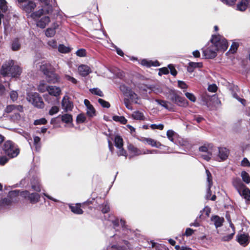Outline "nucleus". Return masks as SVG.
Wrapping results in <instances>:
<instances>
[{
	"label": "nucleus",
	"instance_id": "nucleus-1",
	"mask_svg": "<svg viewBox=\"0 0 250 250\" xmlns=\"http://www.w3.org/2000/svg\"><path fill=\"white\" fill-rule=\"evenodd\" d=\"M208 46L206 49H203V52L206 58L213 59L217 55V51H225L226 50V46L224 44L222 46H214L210 42Z\"/></svg>",
	"mask_w": 250,
	"mask_h": 250
},
{
	"label": "nucleus",
	"instance_id": "nucleus-4",
	"mask_svg": "<svg viewBox=\"0 0 250 250\" xmlns=\"http://www.w3.org/2000/svg\"><path fill=\"white\" fill-rule=\"evenodd\" d=\"M199 149L200 151L206 153L205 154L201 155L204 159L208 161L211 159L213 151V145L212 144H205L200 146Z\"/></svg>",
	"mask_w": 250,
	"mask_h": 250
},
{
	"label": "nucleus",
	"instance_id": "nucleus-20",
	"mask_svg": "<svg viewBox=\"0 0 250 250\" xmlns=\"http://www.w3.org/2000/svg\"><path fill=\"white\" fill-rule=\"evenodd\" d=\"M78 69L79 74L82 76H86L91 72L89 66L83 64L79 66Z\"/></svg>",
	"mask_w": 250,
	"mask_h": 250
},
{
	"label": "nucleus",
	"instance_id": "nucleus-40",
	"mask_svg": "<svg viewBox=\"0 0 250 250\" xmlns=\"http://www.w3.org/2000/svg\"><path fill=\"white\" fill-rule=\"evenodd\" d=\"M114 143L116 147H121L123 146V140L118 135L115 137Z\"/></svg>",
	"mask_w": 250,
	"mask_h": 250
},
{
	"label": "nucleus",
	"instance_id": "nucleus-52",
	"mask_svg": "<svg viewBox=\"0 0 250 250\" xmlns=\"http://www.w3.org/2000/svg\"><path fill=\"white\" fill-rule=\"evenodd\" d=\"M129 96L131 100L135 102V103H137V100H138V96L137 95L134 93V92L130 91L129 92Z\"/></svg>",
	"mask_w": 250,
	"mask_h": 250
},
{
	"label": "nucleus",
	"instance_id": "nucleus-41",
	"mask_svg": "<svg viewBox=\"0 0 250 250\" xmlns=\"http://www.w3.org/2000/svg\"><path fill=\"white\" fill-rule=\"evenodd\" d=\"M206 173L207 174V180L208 183V187H209V188H210L213 184L212 175L211 173L208 169L206 170Z\"/></svg>",
	"mask_w": 250,
	"mask_h": 250
},
{
	"label": "nucleus",
	"instance_id": "nucleus-48",
	"mask_svg": "<svg viewBox=\"0 0 250 250\" xmlns=\"http://www.w3.org/2000/svg\"><path fill=\"white\" fill-rule=\"evenodd\" d=\"M175 134V132L172 130H168L167 132V138L171 142L174 141L173 137L174 136Z\"/></svg>",
	"mask_w": 250,
	"mask_h": 250
},
{
	"label": "nucleus",
	"instance_id": "nucleus-24",
	"mask_svg": "<svg viewBox=\"0 0 250 250\" xmlns=\"http://www.w3.org/2000/svg\"><path fill=\"white\" fill-rule=\"evenodd\" d=\"M202 67V63L201 62H190L187 67V70L188 72L192 73L194 71L195 68H201Z\"/></svg>",
	"mask_w": 250,
	"mask_h": 250
},
{
	"label": "nucleus",
	"instance_id": "nucleus-21",
	"mask_svg": "<svg viewBox=\"0 0 250 250\" xmlns=\"http://www.w3.org/2000/svg\"><path fill=\"white\" fill-rule=\"evenodd\" d=\"M143 142L146 143L148 145L153 147H156L159 148L162 145L159 142L155 141V140L150 138H144Z\"/></svg>",
	"mask_w": 250,
	"mask_h": 250
},
{
	"label": "nucleus",
	"instance_id": "nucleus-53",
	"mask_svg": "<svg viewBox=\"0 0 250 250\" xmlns=\"http://www.w3.org/2000/svg\"><path fill=\"white\" fill-rule=\"evenodd\" d=\"M40 138L38 136L34 137V145H35L36 149L40 147Z\"/></svg>",
	"mask_w": 250,
	"mask_h": 250
},
{
	"label": "nucleus",
	"instance_id": "nucleus-29",
	"mask_svg": "<svg viewBox=\"0 0 250 250\" xmlns=\"http://www.w3.org/2000/svg\"><path fill=\"white\" fill-rule=\"evenodd\" d=\"M239 194L247 201H250V190L246 186L242 189L241 193Z\"/></svg>",
	"mask_w": 250,
	"mask_h": 250
},
{
	"label": "nucleus",
	"instance_id": "nucleus-63",
	"mask_svg": "<svg viewBox=\"0 0 250 250\" xmlns=\"http://www.w3.org/2000/svg\"><path fill=\"white\" fill-rule=\"evenodd\" d=\"M124 104L127 109L131 110H132V105L129 102V100L128 99L125 98L124 99Z\"/></svg>",
	"mask_w": 250,
	"mask_h": 250
},
{
	"label": "nucleus",
	"instance_id": "nucleus-7",
	"mask_svg": "<svg viewBox=\"0 0 250 250\" xmlns=\"http://www.w3.org/2000/svg\"><path fill=\"white\" fill-rule=\"evenodd\" d=\"M210 42L214 46H217L216 45H217V46H222L225 44L226 46V49L228 47V43L227 40L219 35L212 36V38L210 40Z\"/></svg>",
	"mask_w": 250,
	"mask_h": 250
},
{
	"label": "nucleus",
	"instance_id": "nucleus-32",
	"mask_svg": "<svg viewBox=\"0 0 250 250\" xmlns=\"http://www.w3.org/2000/svg\"><path fill=\"white\" fill-rule=\"evenodd\" d=\"M21 48V43L19 40L17 38L15 39L11 43V49L14 51H18Z\"/></svg>",
	"mask_w": 250,
	"mask_h": 250
},
{
	"label": "nucleus",
	"instance_id": "nucleus-43",
	"mask_svg": "<svg viewBox=\"0 0 250 250\" xmlns=\"http://www.w3.org/2000/svg\"><path fill=\"white\" fill-rule=\"evenodd\" d=\"M90 92L100 97H104V95L103 92L98 88H93L89 89Z\"/></svg>",
	"mask_w": 250,
	"mask_h": 250
},
{
	"label": "nucleus",
	"instance_id": "nucleus-49",
	"mask_svg": "<svg viewBox=\"0 0 250 250\" xmlns=\"http://www.w3.org/2000/svg\"><path fill=\"white\" fill-rule=\"evenodd\" d=\"M150 127L153 130L159 129L162 130L164 129V125L163 124H152L150 125Z\"/></svg>",
	"mask_w": 250,
	"mask_h": 250
},
{
	"label": "nucleus",
	"instance_id": "nucleus-12",
	"mask_svg": "<svg viewBox=\"0 0 250 250\" xmlns=\"http://www.w3.org/2000/svg\"><path fill=\"white\" fill-rule=\"evenodd\" d=\"M22 9L27 14L32 13L36 7L35 2L32 0H29L27 3L21 5Z\"/></svg>",
	"mask_w": 250,
	"mask_h": 250
},
{
	"label": "nucleus",
	"instance_id": "nucleus-25",
	"mask_svg": "<svg viewBox=\"0 0 250 250\" xmlns=\"http://www.w3.org/2000/svg\"><path fill=\"white\" fill-rule=\"evenodd\" d=\"M21 68L18 65H14L9 76L12 77H18L21 75Z\"/></svg>",
	"mask_w": 250,
	"mask_h": 250
},
{
	"label": "nucleus",
	"instance_id": "nucleus-15",
	"mask_svg": "<svg viewBox=\"0 0 250 250\" xmlns=\"http://www.w3.org/2000/svg\"><path fill=\"white\" fill-rule=\"evenodd\" d=\"M232 183L239 193H241L242 189L246 187V186L241 181V179L238 178H234L232 180Z\"/></svg>",
	"mask_w": 250,
	"mask_h": 250
},
{
	"label": "nucleus",
	"instance_id": "nucleus-44",
	"mask_svg": "<svg viewBox=\"0 0 250 250\" xmlns=\"http://www.w3.org/2000/svg\"><path fill=\"white\" fill-rule=\"evenodd\" d=\"M58 50L62 53H67L71 51V49L69 47L65 46L63 44H60L58 46Z\"/></svg>",
	"mask_w": 250,
	"mask_h": 250
},
{
	"label": "nucleus",
	"instance_id": "nucleus-34",
	"mask_svg": "<svg viewBox=\"0 0 250 250\" xmlns=\"http://www.w3.org/2000/svg\"><path fill=\"white\" fill-rule=\"evenodd\" d=\"M40 196L38 193H33L30 194L28 199L32 203H35L39 201Z\"/></svg>",
	"mask_w": 250,
	"mask_h": 250
},
{
	"label": "nucleus",
	"instance_id": "nucleus-17",
	"mask_svg": "<svg viewBox=\"0 0 250 250\" xmlns=\"http://www.w3.org/2000/svg\"><path fill=\"white\" fill-rule=\"evenodd\" d=\"M155 102L159 105L164 107L165 108L167 109L168 111H174V106L170 102H168L166 101L158 100V99H156Z\"/></svg>",
	"mask_w": 250,
	"mask_h": 250
},
{
	"label": "nucleus",
	"instance_id": "nucleus-22",
	"mask_svg": "<svg viewBox=\"0 0 250 250\" xmlns=\"http://www.w3.org/2000/svg\"><path fill=\"white\" fill-rule=\"evenodd\" d=\"M211 220L214 222L216 228L220 227L222 226L223 223L224 221V219L223 217H220L217 215H214L211 217Z\"/></svg>",
	"mask_w": 250,
	"mask_h": 250
},
{
	"label": "nucleus",
	"instance_id": "nucleus-46",
	"mask_svg": "<svg viewBox=\"0 0 250 250\" xmlns=\"http://www.w3.org/2000/svg\"><path fill=\"white\" fill-rule=\"evenodd\" d=\"M98 102L103 107L109 108L110 106V104L109 102L105 101L102 99H99Z\"/></svg>",
	"mask_w": 250,
	"mask_h": 250
},
{
	"label": "nucleus",
	"instance_id": "nucleus-58",
	"mask_svg": "<svg viewBox=\"0 0 250 250\" xmlns=\"http://www.w3.org/2000/svg\"><path fill=\"white\" fill-rule=\"evenodd\" d=\"M59 110V107H58L57 106H53L50 109V110L49 111V114L50 115H53L58 113Z\"/></svg>",
	"mask_w": 250,
	"mask_h": 250
},
{
	"label": "nucleus",
	"instance_id": "nucleus-51",
	"mask_svg": "<svg viewBox=\"0 0 250 250\" xmlns=\"http://www.w3.org/2000/svg\"><path fill=\"white\" fill-rule=\"evenodd\" d=\"M185 95L187 98L192 102H195L196 101V98L195 95L191 93L186 92Z\"/></svg>",
	"mask_w": 250,
	"mask_h": 250
},
{
	"label": "nucleus",
	"instance_id": "nucleus-37",
	"mask_svg": "<svg viewBox=\"0 0 250 250\" xmlns=\"http://www.w3.org/2000/svg\"><path fill=\"white\" fill-rule=\"evenodd\" d=\"M112 119L116 122H119L123 125H125L127 123V120L124 116H114Z\"/></svg>",
	"mask_w": 250,
	"mask_h": 250
},
{
	"label": "nucleus",
	"instance_id": "nucleus-11",
	"mask_svg": "<svg viewBox=\"0 0 250 250\" xmlns=\"http://www.w3.org/2000/svg\"><path fill=\"white\" fill-rule=\"evenodd\" d=\"M62 108L66 112L71 111L73 107V104L72 102L69 100L67 97H64L62 102Z\"/></svg>",
	"mask_w": 250,
	"mask_h": 250
},
{
	"label": "nucleus",
	"instance_id": "nucleus-47",
	"mask_svg": "<svg viewBox=\"0 0 250 250\" xmlns=\"http://www.w3.org/2000/svg\"><path fill=\"white\" fill-rule=\"evenodd\" d=\"M64 78L66 80L71 82L73 84H76L78 82L75 78L67 74H65Z\"/></svg>",
	"mask_w": 250,
	"mask_h": 250
},
{
	"label": "nucleus",
	"instance_id": "nucleus-36",
	"mask_svg": "<svg viewBox=\"0 0 250 250\" xmlns=\"http://www.w3.org/2000/svg\"><path fill=\"white\" fill-rule=\"evenodd\" d=\"M141 64L144 66L150 67L151 66H158L159 65V62L155 61L154 62L152 61H148L146 60H143L142 61Z\"/></svg>",
	"mask_w": 250,
	"mask_h": 250
},
{
	"label": "nucleus",
	"instance_id": "nucleus-5",
	"mask_svg": "<svg viewBox=\"0 0 250 250\" xmlns=\"http://www.w3.org/2000/svg\"><path fill=\"white\" fill-rule=\"evenodd\" d=\"M170 100L178 106L187 107L188 105L187 100L177 93L172 92L170 94Z\"/></svg>",
	"mask_w": 250,
	"mask_h": 250
},
{
	"label": "nucleus",
	"instance_id": "nucleus-14",
	"mask_svg": "<svg viewBox=\"0 0 250 250\" xmlns=\"http://www.w3.org/2000/svg\"><path fill=\"white\" fill-rule=\"evenodd\" d=\"M249 236L246 234H238L236 236L237 241L242 246L246 247L249 243Z\"/></svg>",
	"mask_w": 250,
	"mask_h": 250
},
{
	"label": "nucleus",
	"instance_id": "nucleus-26",
	"mask_svg": "<svg viewBox=\"0 0 250 250\" xmlns=\"http://www.w3.org/2000/svg\"><path fill=\"white\" fill-rule=\"evenodd\" d=\"M128 149L133 156H138L142 154L141 151L131 144L128 146Z\"/></svg>",
	"mask_w": 250,
	"mask_h": 250
},
{
	"label": "nucleus",
	"instance_id": "nucleus-27",
	"mask_svg": "<svg viewBox=\"0 0 250 250\" xmlns=\"http://www.w3.org/2000/svg\"><path fill=\"white\" fill-rule=\"evenodd\" d=\"M228 154L229 151L227 148H219L218 156L222 160H226L228 157Z\"/></svg>",
	"mask_w": 250,
	"mask_h": 250
},
{
	"label": "nucleus",
	"instance_id": "nucleus-33",
	"mask_svg": "<svg viewBox=\"0 0 250 250\" xmlns=\"http://www.w3.org/2000/svg\"><path fill=\"white\" fill-rule=\"evenodd\" d=\"M48 87L49 86L46 84L44 81H42L38 86V90L41 93H43L47 91Z\"/></svg>",
	"mask_w": 250,
	"mask_h": 250
},
{
	"label": "nucleus",
	"instance_id": "nucleus-57",
	"mask_svg": "<svg viewBox=\"0 0 250 250\" xmlns=\"http://www.w3.org/2000/svg\"><path fill=\"white\" fill-rule=\"evenodd\" d=\"M117 148L119 149L117 152V154L119 156H125L126 157V152L123 148V146H121V147H117Z\"/></svg>",
	"mask_w": 250,
	"mask_h": 250
},
{
	"label": "nucleus",
	"instance_id": "nucleus-56",
	"mask_svg": "<svg viewBox=\"0 0 250 250\" xmlns=\"http://www.w3.org/2000/svg\"><path fill=\"white\" fill-rule=\"evenodd\" d=\"M234 234H235V231H233V232H232L231 233H230L229 235H227L226 236H224L222 238V240L223 241H229V240H230L231 239H232Z\"/></svg>",
	"mask_w": 250,
	"mask_h": 250
},
{
	"label": "nucleus",
	"instance_id": "nucleus-16",
	"mask_svg": "<svg viewBox=\"0 0 250 250\" xmlns=\"http://www.w3.org/2000/svg\"><path fill=\"white\" fill-rule=\"evenodd\" d=\"M47 91L49 95L53 96L56 98L59 97L61 93L60 88L56 86H49Z\"/></svg>",
	"mask_w": 250,
	"mask_h": 250
},
{
	"label": "nucleus",
	"instance_id": "nucleus-55",
	"mask_svg": "<svg viewBox=\"0 0 250 250\" xmlns=\"http://www.w3.org/2000/svg\"><path fill=\"white\" fill-rule=\"evenodd\" d=\"M47 123V121L45 118H41L36 120L34 121V124L35 125H45Z\"/></svg>",
	"mask_w": 250,
	"mask_h": 250
},
{
	"label": "nucleus",
	"instance_id": "nucleus-31",
	"mask_svg": "<svg viewBox=\"0 0 250 250\" xmlns=\"http://www.w3.org/2000/svg\"><path fill=\"white\" fill-rule=\"evenodd\" d=\"M131 116L134 119L137 120H144L145 119L143 113L139 111L133 112Z\"/></svg>",
	"mask_w": 250,
	"mask_h": 250
},
{
	"label": "nucleus",
	"instance_id": "nucleus-23",
	"mask_svg": "<svg viewBox=\"0 0 250 250\" xmlns=\"http://www.w3.org/2000/svg\"><path fill=\"white\" fill-rule=\"evenodd\" d=\"M22 106L21 105H9L7 106L5 109V111L6 113H11L13 111H22Z\"/></svg>",
	"mask_w": 250,
	"mask_h": 250
},
{
	"label": "nucleus",
	"instance_id": "nucleus-18",
	"mask_svg": "<svg viewBox=\"0 0 250 250\" xmlns=\"http://www.w3.org/2000/svg\"><path fill=\"white\" fill-rule=\"evenodd\" d=\"M50 21V18L48 16H44L37 21L36 25L38 27L43 29L46 27Z\"/></svg>",
	"mask_w": 250,
	"mask_h": 250
},
{
	"label": "nucleus",
	"instance_id": "nucleus-60",
	"mask_svg": "<svg viewBox=\"0 0 250 250\" xmlns=\"http://www.w3.org/2000/svg\"><path fill=\"white\" fill-rule=\"evenodd\" d=\"M5 0H0V9L3 12L7 9Z\"/></svg>",
	"mask_w": 250,
	"mask_h": 250
},
{
	"label": "nucleus",
	"instance_id": "nucleus-42",
	"mask_svg": "<svg viewBox=\"0 0 250 250\" xmlns=\"http://www.w3.org/2000/svg\"><path fill=\"white\" fill-rule=\"evenodd\" d=\"M32 188L35 191L40 192L41 191V187L38 180L34 179L31 182Z\"/></svg>",
	"mask_w": 250,
	"mask_h": 250
},
{
	"label": "nucleus",
	"instance_id": "nucleus-2",
	"mask_svg": "<svg viewBox=\"0 0 250 250\" xmlns=\"http://www.w3.org/2000/svg\"><path fill=\"white\" fill-rule=\"evenodd\" d=\"M4 153L9 158H14L18 156L20 150L15 144L10 141H6L2 146Z\"/></svg>",
	"mask_w": 250,
	"mask_h": 250
},
{
	"label": "nucleus",
	"instance_id": "nucleus-64",
	"mask_svg": "<svg viewBox=\"0 0 250 250\" xmlns=\"http://www.w3.org/2000/svg\"><path fill=\"white\" fill-rule=\"evenodd\" d=\"M18 97V94L17 91H13L10 93V98L12 101H16Z\"/></svg>",
	"mask_w": 250,
	"mask_h": 250
},
{
	"label": "nucleus",
	"instance_id": "nucleus-3",
	"mask_svg": "<svg viewBox=\"0 0 250 250\" xmlns=\"http://www.w3.org/2000/svg\"><path fill=\"white\" fill-rule=\"evenodd\" d=\"M26 99L36 107L42 108L44 107V103L42 98L37 92L29 93L27 95Z\"/></svg>",
	"mask_w": 250,
	"mask_h": 250
},
{
	"label": "nucleus",
	"instance_id": "nucleus-13",
	"mask_svg": "<svg viewBox=\"0 0 250 250\" xmlns=\"http://www.w3.org/2000/svg\"><path fill=\"white\" fill-rule=\"evenodd\" d=\"M59 27V24L58 22H53L51 27L48 28L46 29L45 32V34L47 37H52L56 34V30L58 29Z\"/></svg>",
	"mask_w": 250,
	"mask_h": 250
},
{
	"label": "nucleus",
	"instance_id": "nucleus-19",
	"mask_svg": "<svg viewBox=\"0 0 250 250\" xmlns=\"http://www.w3.org/2000/svg\"><path fill=\"white\" fill-rule=\"evenodd\" d=\"M144 90L147 91L148 89L150 90V92H154L155 93H162L163 90L162 88L158 85H145L144 87H141Z\"/></svg>",
	"mask_w": 250,
	"mask_h": 250
},
{
	"label": "nucleus",
	"instance_id": "nucleus-8",
	"mask_svg": "<svg viewBox=\"0 0 250 250\" xmlns=\"http://www.w3.org/2000/svg\"><path fill=\"white\" fill-rule=\"evenodd\" d=\"M52 12V7L51 5L49 6L46 9L43 8L39 10L36 12H33L31 14V17L35 20L37 18H40L44 14H50Z\"/></svg>",
	"mask_w": 250,
	"mask_h": 250
},
{
	"label": "nucleus",
	"instance_id": "nucleus-28",
	"mask_svg": "<svg viewBox=\"0 0 250 250\" xmlns=\"http://www.w3.org/2000/svg\"><path fill=\"white\" fill-rule=\"evenodd\" d=\"M248 2V0H241L237 5V9L241 11H245L247 8Z\"/></svg>",
	"mask_w": 250,
	"mask_h": 250
},
{
	"label": "nucleus",
	"instance_id": "nucleus-50",
	"mask_svg": "<svg viewBox=\"0 0 250 250\" xmlns=\"http://www.w3.org/2000/svg\"><path fill=\"white\" fill-rule=\"evenodd\" d=\"M102 211L103 213H106L109 210V206L107 203H104L101 206Z\"/></svg>",
	"mask_w": 250,
	"mask_h": 250
},
{
	"label": "nucleus",
	"instance_id": "nucleus-9",
	"mask_svg": "<svg viewBox=\"0 0 250 250\" xmlns=\"http://www.w3.org/2000/svg\"><path fill=\"white\" fill-rule=\"evenodd\" d=\"M84 104L86 107V110L87 115L90 118H92L96 116V110L87 99H85L84 100Z\"/></svg>",
	"mask_w": 250,
	"mask_h": 250
},
{
	"label": "nucleus",
	"instance_id": "nucleus-30",
	"mask_svg": "<svg viewBox=\"0 0 250 250\" xmlns=\"http://www.w3.org/2000/svg\"><path fill=\"white\" fill-rule=\"evenodd\" d=\"M70 208L72 212L75 214H81L83 213V210L81 208V205L77 204L75 206H70Z\"/></svg>",
	"mask_w": 250,
	"mask_h": 250
},
{
	"label": "nucleus",
	"instance_id": "nucleus-10",
	"mask_svg": "<svg viewBox=\"0 0 250 250\" xmlns=\"http://www.w3.org/2000/svg\"><path fill=\"white\" fill-rule=\"evenodd\" d=\"M45 79L48 83H55L59 80V76L57 74L49 71L45 74Z\"/></svg>",
	"mask_w": 250,
	"mask_h": 250
},
{
	"label": "nucleus",
	"instance_id": "nucleus-61",
	"mask_svg": "<svg viewBox=\"0 0 250 250\" xmlns=\"http://www.w3.org/2000/svg\"><path fill=\"white\" fill-rule=\"evenodd\" d=\"M48 44L49 46L52 48H56L57 47V43L56 41L54 40H51L48 42Z\"/></svg>",
	"mask_w": 250,
	"mask_h": 250
},
{
	"label": "nucleus",
	"instance_id": "nucleus-62",
	"mask_svg": "<svg viewBox=\"0 0 250 250\" xmlns=\"http://www.w3.org/2000/svg\"><path fill=\"white\" fill-rule=\"evenodd\" d=\"M76 55L79 57H84L86 55L85 50L83 49H80L77 51Z\"/></svg>",
	"mask_w": 250,
	"mask_h": 250
},
{
	"label": "nucleus",
	"instance_id": "nucleus-6",
	"mask_svg": "<svg viewBox=\"0 0 250 250\" xmlns=\"http://www.w3.org/2000/svg\"><path fill=\"white\" fill-rule=\"evenodd\" d=\"M14 65V62L13 60H8L5 62L1 66L0 71L1 75L4 77L9 76Z\"/></svg>",
	"mask_w": 250,
	"mask_h": 250
},
{
	"label": "nucleus",
	"instance_id": "nucleus-35",
	"mask_svg": "<svg viewBox=\"0 0 250 250\" xmlns=\"http://www.w3.org/2000/svg\"><path fill=\"white\" fill-rule=\"evenodd\" d=\"M61 117L62 121L66 124L71 123L72 121V116L70 114H65L63 115H59L58 117Z\"/></svg>",
	"mask_w": 250,
	"mask_h": 250
},
{
	"label": "nucleus",
	"instance_id": "nucleus-38",
	"mask_svg": "<svg viewBox=\"0 0 250 250\" xmlns=\"http://www.w3.org/2000/svg\"><path fill=\"white\" fill-rule=\"evenodd\" d=\"M241 176L244 182L247 184L250 183V176L248 172L245 171H242Z\"/></svg>",
	"mask_w": 250,
	"mask_h": 250
},
{
	"label": "nucleus",
	"instance_id": "nucleus-45",
	"mask_svg": "<svg viewBox=\"0 0 250 250\" xmlns=\"http://www.w3.org/2000/svg\"><path fill=\"white\" fill-rule=\"evenodd\" d=\"M112 223L115 227L119 226L120 223L121 224L123 228L125 227V222L122 219L119 220L118 219H115V220L112 221Z\"/></svg>",
	"mask_w": 250,
	"mask_h": 250
},
{
	"label": "nucleus",
	"instance_id": "nucleus-54",
	"mask_svg": "<svg viewBox=\"0 0 250 250\" xmlns=\"http://www.w3.org/2000/svg\"><path fill=\"white\" fill-rule=\"evenodd\" d=\"M86 117L83 114H80L77 117V122L78 123H83L85 122Z\"/></svg>",
	"mask_w": 250,
	"mask_h": 250
},
{
	"label": "nucleus",
	"instance_id": "nucleus-39",
	"mask_svg": "<svg viewBox=\"0 0 250 250\" xmlns=\"http://www.w3.org/2000/svg\"><path fill=\"white\" fill-rule=\"evenodd\" d=\"M51 65L49 63H44L42 64L40 66V70L44 74H45L49 71Z\"/></svg>",
	"mask_w": 250,
	"mask_h": 250
},
{
	"label": "nucleus",
	"instance_id": "nucleus-59",
	"mask_svg": "<svg viewBox=\"0 0 250 250\" xmlns=\"http://www.w3.org/2000/svg\"><path fill=\"white\" fill-rule=\"evenodd\" d=\"M238 47V43L237 42H233L231 45L230 48L229 49V51H230L232 53H235Z\"/></svg>",
	"mask_w": 250,
	"mask_h": 250
}]
</instances>
